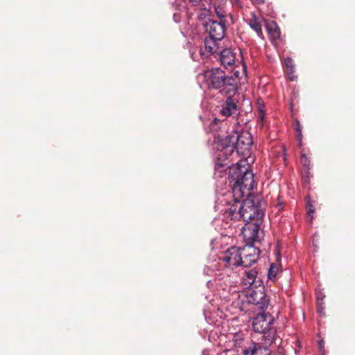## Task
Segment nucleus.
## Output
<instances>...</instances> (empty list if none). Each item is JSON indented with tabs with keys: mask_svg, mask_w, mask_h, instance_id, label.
I'll return each mask as SVG.
<instances>
[{
	"mask_svg": "<svg viewBox=\"0 0 355 355\" xmlns=\"http://www.w3.org/2000/svg\"><path fill=\"white\" fill-rule=\"evenodd\" d=\"M273 318L266 313H258L253 319L252 327L256 332L263 334L262 343L248 340L240 346V340H235V346L241 348L239 355H270L269 347L276 339V330L272 327Z\"/></svg>",
	"mask_w": 355,
	"mask_h": 355,
	"instance_id": "obj_1",
	"label": "nucleus"
},
{
	"mask_svg": "<svg viewBox=\"0 0 355 355\" xmlns=\"http://www.w3.org/2000/svg\"><path fill=\"white\" fill-rule=\"evenodd\" d=\"M230 184L234 202L225 209L224 215L226 218H230L232 220H239L241 200L244 197H250L255 187L254 174L250 170L234 167L230 170Z\"/></svg>",
	"mask_w": 355,
	"mask_h": 355,
	"instance_id": "obj_2",
	"label": "nucleus"
},
{
	"mask_svg": "<svg viewBox=\"0 0 355 355\" xmlns=\"http://www.w3.org/2000/svg\"><path fill=\"white\" fill-rule=\"evenodd\" d=\"M204 78L210 89H220V93L234 95L237 90V80L229 76L220 68H213L204 72Z\"/></svg>",
	"mask_w": 355,
	"mask_h": 355,
	"instance_id": "obj_3",
	"label": "nucleus"
},
{
	"mask_svg": "<svg viewBox=\"0 0 355 355\" xmlns=\"http://www.w3.org/2000/svg\"><path fill=\"white\" fill-rule=\"evenodd\" d=\"M210 5L208 4V8L203 3L201 7V12L198 15L200 20H205L203 24L205 27L206 31L209 32V37L220 40L225 36V21H214L209 19L205 20L207 16H209L210 11Z\"/></svg>",
	"mask_w": 355,
	"mask_h": 355,
	"instance_id": "obj_4",
	"label": "nucleus"
},
{
	"mask_svg": "<svg viewBox=\"0 0 355 355\" xmlns=\"http://www.w3.org/2000/svg\"><path fill=\"white\" fill-rule=\"evenodd\" d=\"M248 198L243 200L240 206L241 219L247 223H250L251 220L259 223L263 217V213L260 210L258 205Z\"/></svg>",
	"mask_w": 355,
	"mask_h": 355,
	"instance_id": "obj_5",
	"label": "nucleus"
},
{
	"mask_svg": "<svg viewBox=\"0 0 355 355\" xmlns=\"http://www.w3.org/2000/svg\"><path fill=\"white\" fill-rule=\"evenodd\" d=\"M236 137V131H233L229 135L219 139L218 149L220 150V154L218 156L224 157L225 159H229L236 150V144L238 143Z\"/></svg>",
	"mask_w": 355,
	"mask_h": 355,
	"instance_id": "obj_6",
	"label": "nucleus"
},
{
	"mask_svg": "<svg viewBox=\"0 0 355 355\" xmlns=\"http://www.w3.org/2000/svg\"><path fill=\"white\" fill-rule=\"evenodd\" d=\"M241 252L240 248L232 246L223 253L219 259L224 263L226 268H234L239 267L241 266Z\"/></svg>",
	"mask_w": 355,
	"mask_h": 355,
	"instance_id": "obj_7",
	"label": "nucleus"
},
{
	"mask_svg": "<svg viewBox=\"0 0 355 355\" xmlns=\"http://www.w3.org/2000/svg\"><path fill=\"white\" fill-rule=\"evenodd\" d=\"M241 251V266L249 268L255 263L259 259L260 250L252 245L247 244L240 248Z\"/></svg>",
	"mask_w": 355,
	"mask_h": 355,
	"instance_id": "obj_8",
	"label": "nucleus"
},
{
	"mask_svg": "<svg viewBox=\"0 0 355 355\" xmlns=\"http://www.w3.org/2000/svg\"><path fill=\"white\" fill-rule=\"evenodd\" d=\"M239 167L240 169L249 170L245 166H241L240 164H236L232 166H230V162L227 159H225L224 157L218 156L215 162V172L214 176L218 178H223L227 173L228 171V180L230 181V170L234 167Z\"/></svg>",
	"mask_w": 355,
	"mask_h": 355,
	"instance_id": "obj_9",
	"label": "nucleus"
},
{
	"mask_svg": "<svg viewBox=\"0 0 355 355\" xmlns=\"http://www.w3.org/2000/svg\"><path fill=\"white\" fill-rule=\"evenodd\" d=\"M263 287L261 289L253 290L248 295V302L258 306V309L264 311L269 304V300L263 292Z\"/></svg>",
	"mask_w": 355,
	"mask_h": 355,
	"instance_id": "obj_10",
	"label": "nucleus"
},
{
	"mask_svg": "<svg viewBox=\"0 0 355 355\" xmlns=\"http://www.w3.org/2000/svg\"><path fill=\"white\" fill-rule=\"evenodd\" d=\"M227 96L228 97L227 98L225 103L221 105L218 111L220 116L224 117H229L234 114H237L239 110L237 104L232 98L234 95Z\"/></svg>",
	"mask_w": 355,
	"mask_h": 355,
	"instance_id": "obj_11",
	"label": "nucleus"
},
{
	"mask_svg": "<svg viewBox=\"0 0 355 355\" xmlns=\"http://www.w3.org/2000/svg\"><path fill=\"white\" fill-rule=\"evenodd\" d=\"M259 230V223H250L245 224L241 229V233L243 238L249 242H254L258 241Z\"/></svg>",
	"mask_w": 355,
	"mask_h": 355,
	"instance_id": "obj_12",
	"label": "nucleus"
},
{
	"mask_svg": "<svg viewBox=\"0 0 355 355\" xmlns=\"http://www.w3.org/2000/svg\"><path fill=\"white\" fill-rule=\"evenodd\" d=\"M263 21H265L263 17L260 15H257L255 12H251L250 18L247 20L248 24L256 32L260 38H263L261 25Z\"/></svg>",
	"mask_w": 355,
	"mask_h": 355,
	"instance_id": "obj_13",
	"label": "nucleus"
},
{
	"mask_svg": "<svg viewBox=\"0 0 355 355\" xmlns=\"http://www.w3.org/2000/svg\"><path fill=\"white\" fill-rule=\"evenodd\" d=\"M238 143L236 144V152L239 153L245 150H248L252 143L251 135L248 132L239 133L236 132Z\"/></svg>",
	"mask_w": 355,
	"mask_h": 355,
	"instance_id": "obj_14",
	"label": "nucleus"
},
{
	"mask_svg": "<svg viewBox=\"0 0 355 355\" xmlns=\"http://www.w3.org/2000/svg\"><path fill=\"white\" fill-rule=\"evenodd\" d=\"M258 275V270L257 268L252 269L245 270L243 276L242 277V284L245 288H250L254 284H256V279Z\"/></svg>",
	"mask_w": 355,
	"mask_h": 355,
	"instance_id": "obj_15",
	"label": "nucleus"
},
{
	"mask_svg": "<svg viewBox=\"0 0 355 355\" xmlns=\"http://www.w3.org/2000/svg\"><path fill=\"white\" fill-rule=\"evenodd\" d=\"M220 60L224 67L231 66L235 62V54L230 49H223L220 53Z\"/></svg>",
	"mask_w": 355,
	"mask_h": 355,
	"instance_id": "obj_16",
	"label": "nucleus"
},
{
	"mask_svg": "<svg viewBox=\"0 0 355 355\" xmlns=\"http://www.w3.org/2000/svg\"><path fill=\"white\" fill-rule=\"evenodd\" d=\"M266 26L269 35L273 40L280 38V30L275 22L266 23Z\"/></svg>",
	"mask_w": 355,
	"mask_h": 355,
	"instance_id": "obj_17",
	"label": "nucleus"
},
{
	"mask_svg": "<svg viewBox=\"0 0 355 355\" xmlns=\"http://www.w3.org/2000/svg\"><path fill=\"white\" fill-rule=\"evenodd\" d=\"M216 41L217 40L211 37L205 38V46L208 53H214L216 52Z\"/></svg>",
	"mask_w": 355,
	"mask_h": 355,
	"instance_id": "obj_18",
	"label": "nucleus"
},
{
	"mask_svg": "<svg viewBox=\"0 0 355 355\" xmlns=\"http://www.w3.org/2000/svg\"><path fill=\"white\" fill-rule=\"evenodd\" d=\"M305 200L306 214H308L309 216H310V220H311L313 219V214L315 212L314 202L311 200L309 196H306Z\"/></svg>",
	"mask_w": 355,
	"mask_h": 355,
	"instance_id": "obj_19",
	"label": "nucleus"
},
{
	"mask_svg": "<svg viewBox=\"0 0 355 355\" xmlns=\"http://www.w3.org/2000/svg\"><path fill=\"white\" fill-rule=\"evenodd\" d=\"M279 270V266L275 263H272L268 270V277L270 280H274Z\"/></svg>",
	"mask_w": 355,
	"mask_h": 355,
	"instance_id": "obj_20",
	"label": "nucleus"
},
{
	"mask_svg": "<svg viewBox=\"0 0 355 355\" xmlns=\"http://www.w3.org/2000/svg\"><path fill=\"white\" fill-rule=\"evenodd\" d=\"M214 8H215V12H216L217 16L218 17V18L220 19V20L223 21V18H225V15H226V12L224 10V8L222 6H220V5H216V3H214Z\"/></svg>",
	"mask_w": 355,
	"mask_h": 355,
	"instance_id": "obj_21",
	"label": "nucleus"
},
{
	"mask_svg": "<svg viewBox=\"0 0 355 355\" xmlns=\"http://www.w3.org/2000/svg\"><path fill=\"white\" fill-rule=\"evenodd\" d=\"M295 130L297 133V140L301 142V140H302V128H301V125H300V123L298 121H296L295 123Z\"/></svg>",
	"mask_w": 355,
	"mask_h": 355,
	"instance_id": "obj_22",
	"label": "nucleus"
},
{
	"mask_svg": "<svg viewBox=\"0 0 355 355\" xmlns=\"http://www.w3.org/2000/svg\"><path fill=\"white\" fill-rule=\"evenodd\" d=\"M285 64H286L287 70H288L291 73H292L293 71V60L291 58H287L285 60Z\"/></svg>",
	"mask_w": 355,
	"mask_h": 355,
	"instance_id": "obj_23",
	"label": "nucleus"
},
{
	"mask_svg": "<svg viewBox=\"0 0 355 355\" xmlns=\"http://www.w3.org/2000/svg\"><path fill=\"white\" fill-rule=\"evenodd\" d=\"M301 162L302 164L306 166V168H309L310 166V160L307 157H306L304 155H303L301 157Z\"/></svg>",
	"mask_w": 355,
	"mask_h": 355,
	"instance_id": "obj_24",
	"label": "nucleus"
},
{
	"mask_svg": "<svg viewBox=\"0 0 355 355\" xmlns=\"http://www.w3.org/2000/svg\"><path fill=\"white\" fill-rule=\"evenodd\" d=\"M202 0H189V1L193 5V6H197L198 5L200 2H201ZM205 2H207L206 0H204Z\"/></svg>",
	"mask_w": 355,
	"mask_h": 355,
	"instance_id": "obj_25",
	"label": "nucleus"
},
{
	"mask_svg": "<svg viewBox=\"0 0 355 355\" xmlns=\"http://www.w3.org/2000/svg\"><path fill=\"white\" fill-rule=\"evenodd\" d=\"M319 349L320 352L323 351L324 349V343L322 340H320L319 342Z\"/></svg>",
	"mask_w": 355,
	"mask_h": 355,
	"instance_id": "obj_26",
	"label": "nucleus"
},
{
	"mask_svg": "<svg viewBox=\"0 0 355 355\" xmlns=\"http://www.w3.org/2000/svg\"><path fill=\"white\" fill-rule=\"evenodd\" d=\"M252 1L256 4L260 5L264 3V0H252Z\"/></svg>",
	"mask_w": 355,
	"mask_h": 355,
	"instance_id": "obj_27",
	"label": "nucleus"
},
{
	"mask_svg": "<svg viewBox=\"0 0 355 355\" xmlns=\"http://www.w3.org/2000/svg\"><path fill=\"white\" fill-rule=\"evenodd\" d=\"M220 121V119H215L214 120V123H216V122H217V121Z\"/></svg>",
	"mask_w": 355,
	"mask_h": 355,
	"instance_id": "obj_28",
	"label": "nucleus"
},
{
	"mask_svg": "<svg viewBox=\"0 0 355 355\" xmlns=\"http://www.w3.org/2000/svg\"><path fill=\"white\" fill-rule=\"evenodd\" d=\"M260 118L261 119V120L263 119V114L262 113L261 114Z\"/></svg>",
	"mask_w": 355,
	"mask_h": 355,
	"instance_id": "obj_29",
	"label": "nucleus"
},
{
	"mask_svg": "<svg viewBox=\"0 0 355 355\" xmlns=\"http://www.w3.org/2000/svg\"><path fill=\"white\" fill-rule=\"evenodd\" d=\"M318 311L321 313L322 311V309H319Z\"/></svg>",
	"mask_w": 355,
	"mask_h": 355,
	"instance_id": "obj_30",
	"label": "nucleus"
}]
</instances>
